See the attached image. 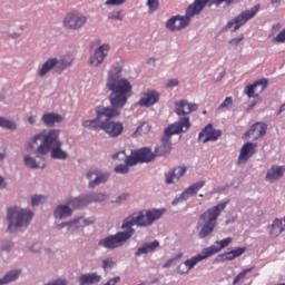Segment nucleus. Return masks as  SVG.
Returning a JSON list of instances; mask_svg holds the SVG:
<instances>
[{"instance_id":"37","label":"nucleus","mask_w":285,"mask_h":285,"mask_svg":"<svg viewBox=\"0 0 285 285\" xmlns=\"http://www.w3.org/2000/svg\"><path fill=\"white\" fill-rule=\"evenodd\" d=\"M23 163L30 169H40V168L43 169V168H46V161L45 160H42V164L39 165L37 163L36 158H33V157H31L29 155H26L23 157Z\"/></svg>"},{"instance_id":"15","label":"nucleus","mask_w":285,"mask_h":285,"mask_svg":"<svg viewBox=\"0 0 285 285\" xmlns=\"http://www.w3.org/2000/svg\"><path fill=\"white\" fill-rule=\"evenodd\" d=\"M111 118H106L102 121V131H105L111 138H118L122 135L125 127L120 121H111Z\"/></svg>"},{"instance_id":"25","label":"nucleus","mask_w":285,"mask_h":285,"mask_svg":"<svg viewBox=\"0 0 285 285\" xmlns=\"http://www.w3.org/2000/svg\"><path fill=\"white\" fill-rule=\"evenodd\" d=\"M102 276L97 272L82 274L78 277L79 285H94L100 283Z\"/></svg>"},{"instance_id":"61","label":"nucleus","mask_w":285,"mask_h":285,"mask_svg":"<svg viewBox=\"0 0 285 285\" xmlns=\"http://www.w3.org/2000/svg\"><path fill=\"white\" fill-rule=\"evenodd\" d=\"M7 187L4 177L0 176V189H3Z\"/></svg>"},{"instance_id":"48","label":"nucleus","mask_w":285,"mask_h":285,"mask_svg":"<svg viewBox=\"0 0 285 285\" xmlns=\"http://www.w3.org/2000/svg\"><path fill=\"white\" fill-rule=\"evenodd\" d=\"M115 173H116V174L126 175V174L129 173V166H128V165H122V164L117 165V166L115 167Z\"/></svg>"},{"instance_id":"55","label":"nucleus","mask_w":285,"mask_h":285,"mask_svg":"<svg viewBox=\"0 0 285 285\" xmlns=\"http://www.w3.org/2000/svg\"><path fill=\"white\" fill-rule=\"evenodd\" d=\"M109 20H117V21H122L124 17L121 14V11H118L116 14H111L108 17Z\"/></svg>"},{"instance_id":"23","label":"nucleus","mask_w":285,"mask_h":285,"mask_svg":"<svg viewBox=\"0 0 285 285\" xmlns=\"http://www.w3.org/2000/svg\"><path fill=\"white\" fill-rule=\"evenodd\" d=\"M247 252V247H237L233 250L219 254L217 256L218 262H232L235 261L236 258L243 256Z\"/></svg>"},{"instance_id":"5","label":"nucleus","mask_w":285,"mask_h":285,"mask_svg":"<svg viewBox=\"0 0 285 285\" xmlns=\"http://www.w3.org/2000/svg\"><path fill=\"white\" fill-rule=\"evenodd\" d=\"M35 214L32 210L23 209L17 206L7 209L8 232L13 233L19 228H27L30 225Z\"/></svg>"},{"instance_id":"29","label":"nucleus","mask_w":285,"mask_h":285,"mask_svg":"<svg viewBox=\"0 0 285 285\" xmlns=\"http://www.w3.org/2000/svg\"><path fill=\"white\" fill-rule=\"evenodd\" d=\"M136 157L139 163H151L157 157L156 153H153L150 148H141L136 151Z\"/></svg>"},{"instance_id":"49","label":"nucleus","mask_w":285,"mask_h":285,"mask_svg":"<svg viewBox=\"0 0 285 285\" xmlns=\"http://www.w3.org/2000/svg\"><path fill=\"white\" fill-rule=\"evenodd\" d=\"M127 2V0H106L105 6L106 7H119L124 6Z\"/></svg>"},{"instance_id":"32","label":"nucleus","mask_w":285,"mask_h":285,"mask_svg":"<svg viewBox=\"0 0 285 285\" xmlns=\"http://www.w3.org/2000/svg\"><path fill=\"white\" fill-rule=\"evenodd\" d=\"M59 63L57 58H51L45 61L41 69L38 71L40 78H45L51 70H53Z\"/></svg>"},{"instance_id":"18","label":"nucleus","mask_w":285,"mask_h":285,"mask_svg":"<svg viewBox=\"0 0 285 285\" xmlns=\"http://www.w3.org/2000/svg\"><path fill=\"white\" fill-rule=\"evenodd\" d=\"M160 98V94L156 90H148L147 92L144 94V96L139 99L138 105L140 107H153L155 106Z\"/></svg>"},{"instance_id":"33","label":"nucleus","mask_w":285,"mask_h":285,"mask_svg":"<svg viewBox=\"0 0 285 285\" xmlns=\"http://www.w3.org/2000/svg\"><path fill=\"white\" fill-rule=\"evenodd\" d=\"M119 156H122L125 158V164L129 166H136L138 163H140L139 158L137 157V151H135L131 156H126L125 151H119L112 155V159H118Z\"/></svg>"},{"instance_id":"16","label":"nucleus","mask_w":285,"mask_h":285,"mask_svg":"<svg viewBox=\"0 0 285 285\" xmlns=\"http://www.w3.org/2000/svg\"><path fill=\"white\" fill-rule=\"evenodd\" d=\"M175 114L178 117L188 116L198 110V105L188 102L187 100H179L175 102Z\"/></svg>"},{"instance_id":"57","label":"nucleus","mask_w":285,"mask_h":285,"mask_svg":"<svg viewBox=\"0 0 285 285\" xmlns=\"http://www.w3.org/2000/svg\"><path fill=\"white\" fill-rule=\"evenodd\" d=\"M179 86V80L178 79H171L167 82L166 87L167 88H175Z\"/></svg>"},{"instance_id":"13","label":"nucleus","mask_w":285,"mask_h":285,"mask_svg":"<svg viewBox=\"0 0 285 285\" xmlns=\"http://www.w3.org/2000/svg\"><path fill=\"white\" fill-rule=\"evenodd\" d=\"M268 87V79L262 78L255 81L252 85H247L244 88V95H246L249 99L258 98L259 94H263Z\"/></svg>"},{"instance_id":"56","label":"nucleus","mask_w":285,"mask_h":285,"mask_svg":"<svg viewBox=\"0 0 285 285\" xmlns=\"http://www.w3.org/2000/svg\"><path fill=\"white\" fill-rule=\"evenodd\" d=\"M46 285H68V282L66 279H56L47 283Z\"/></svg>"},{"instance_id":"50","label":"nucleus","mask_w":285,"mask_h":285,"mask_svg":"<svg viewBox=\"0 0 285 285\" xmlns=\"http://www.w3.org/2000/svg\"><path fill=\"white\" fill-rule=\"evenodd\" d=\"M190 271H189V267L187 266L186 262L181 263L178 265L177 267V273L179 275H186L188 274Z\"/></svg>"},{"instance_id":"1","label":"nucleus","mask_w":285,"mask_h":285,"mask_svg":"<svg viewBox=\"0 0 285 285\" xmlns=\"http://www.w3.org/2000/svg\"><path fill=\"white\" fill-rule=\"evenodd\" d=\"M122 68L118 65L112 66L108 71L106 80V88L110 92L109 102L111 107H97L95 119L82 121V127L89 130H104L105 117L107 119H114L121 115V109L128 104V99L132 94L131 82L121 76Z\"/></svg>"},{"instance_id":"4","label":"nucleus","mask_w":285,"mask_h":285,"mask_svg":"<svg viewBox=\"0 0 285 285\" xmlns=\"http://www.w3.org/2000/svg\"><path fill=\"white\" fill-rule=\"evenodd\" d=\"M228 204L229 202L219 203L199 215V220L204 223L198 233V237L200 239L207 238L215 232L218 224V218L220 217L222 213L225 212Z\"/></svg>"},{"instance_id":"60","label":"nucleus","mask_w":285,"mask_h":285,"mask_svg":"<svg viewBox=\"0 0 285 285\" xmlns=\"http://www.w3.org/2000/svg\"><path fill=\"white\" fill-rule=\"evenodd\" d=\"M38 248H41V244L40 243H36L31 246V250L35 253H38Z\"/></svg>"},{"instance_id":"45","label":"nucleus","mask_w":285,"mask_h":285,"mask_svg":"<svg viewBox=\"0 0 285 285\" xmlns=\"http://www.w3.org/2000/svg\"><path fill=\"white\" fill-rule=\"evenodd\" d=\"M43 203H46V196H43V195H35L31 197L32 207H37Z\"/></svg>"},{"instance_id":"51","label":"nucleus","mask_w":285,"mask_h":285,"mask_svg":"<svg viewBox=\"0 0 285 285\" xmlns=\"http://www.w3.org/2000/svg\"><path fill=\"white\" fill-rule=\"evenodd\" d=\"M234 105L233 97H226L225 100L219 105V109L229 108Z\"/></svg>"},{"instance_id":"54","label":"nucleus","mask_w":285,"mask_h":285,"mask_svg":"<svg viewBox=\"0 0 285 285\" xmlns=\"http://www.w3.org/2000/svg\"><path fill=\"white\" fill-rule=\"evenodd\" d=\"M121 282V277L120 276H116V277H112L110 279H108L105 284L102 285H117L118 283Z\"/></svg>"},{"instance_id":"14","label":"nucleus","mask_w":285,"mask_h":285,"mask_svg":"<svg viewBox=\"0 0 285 285\" xmlns=\"http://www.w3.org/2000/svg\"><path fill=\"white\" fill-rule=\"evenodd\" d=\"M223 136L220 129H215L213 124H208L198 135V140L203 144L216 142Z\"/></svg>"},{"instance_id":"31","label":"nucleus","mask_w":285,"mask_h":285,"mask_svg":"<svg viewBox=\"0 0 285 285\" xmlns=\"http://www.w3.org/2000/svg\"><path fill=\"white\" fill-rule=\"evenodd\" d=\"M91 224H94V222H90L89 219H86L83 217H78L71 222H67V228L68 232H75L81 227H87Z\"/></svg>"},{"instance_id":"39","label":"nucleus","mask_w":285,"mask_h":285,"mask_svg":"<svg viewBox=\"0 0 285 285\" xmlns=\"http://www.w3.org/2000/svg\"><path fill=\"white\" fill-rule=\"evenodd\" d=\"M71 215H72V210L67 205H59L55 209V217L56 218L62 219V218L71 216Z\"/></svg>"},{"instance_id":"2","label":"nucleus","mask_w":285,"mask_h":285,"mask_svg":"<svg viewBox=\"0 0 285 285\" xmlns=\"http://www.w3.org/2000/svg\"><path fill=\"white\" fill-rule=\"evenodd\" d=\"M59 137L60 130H49L46 134L43 141L37 147L36 154L48 155L50 153L52 159L66 160L68 158V154L61 148L62 142Z\"/></svg>"},{"instance_id":"30","label":"nucleus","mask_w":285,"mask_h":285,"mask_svg":"<svg viewBox=\"0 0 285 285\" xmlns=\"http://www.w3.org/2000/svg\"><path fill=\"white\" fill-rule=\"evenodd\" d=\"M171 153V139L167 137L161 138V145L155 148L156 157H163Z\"/></svg>"},{"instance_id":"19","label":"nucleus","mask_w":285,"mask_h":285,"mask_svg":"<svg viewBox=\"0 0 285 285\" xmlns=\"http://www.w3.org/2000/svg\"><path fill=\"white\" fill-rule=\"evenodd\" d=\"M285 176V166L273 165L266 173L265 179L271 184L283 179Z\"/></svg>"},{"instance_id":"12","label":"nucleus","mask_w":285,"mask_h":285,"mask_svg":"<svg viewBox=\"0 0 285 285\" xmlns=\"http://www.w3.org/2000/svg\"><path fill=\"white\" fill-rule=\"evenodd\" d=\"M110 45L109 43H102L99 46L96 50L95 53L89 58L88 63L90 67L98 68L101 66L106 58L108 57V53L110 52Z\"/></svg>"},{"instance_id":"34","label":"nucleus","mask_w":285,"mask_h":285,"mask_svg":"<svg viewBox=\"0 0 285 285\" xmlns=\"http://www.w3.org/2000/svg\"><path fill=\"white\" fill-rule=\"evenodd\" d=\"M62 117L58 114L47 112L42 116V122L48 127H53L56 122H61Z\"/></svg>"},{"instance_id":"58","label":"nucleus","mask_w":285,"mask_h":285,"mask_svg":"<svg viewBox=\"0 0 285 285\" xmlns=\"http://www.w3.org/2000/svg\"><path fill=\"white\" fill-rule=\"evenodd\" d=\"M214 4L216 6H220L223 3H226V4H232L235 2V0H213Z\"/></svg>"},{"instance_id":"3","label":"nucleus","mask_w":285,"mask_h":285,"mask_svg":"<svg viewBox=\"0 0 285 285\" xmlns=\"http://www.w3.org/2000/svg\"><path fill=\"white\" fill-rule=\"evenodd\" d=\"M166 208H153L139 212L137 215L132 214L124 219L121 225L122 229H132V226L138 227H150L155 222L159 220L165 214Z\"/></svg>"},{"instance_id":"17","label":"nucleus","mask_w":285,"mask_h":285,"mask_svg":"<svg viewBox=\"0 0 285 285\" xmlns=\"http://www.w3.org/2000/svg\"><path fill=\"white\" fill-rule=\"evenodd\" d=\"M268 130V125L266 122L258 121L250 126V129L246 131V137H254V139H259L266 136Z\"/></svg>"},{"instance_id":"11","label":"nucleus","mask_w":285,"mask_h":285,"mask_svg":"<svg viewBox=\"0 0 285 285\" xmlns=\"http://www.w3.org/2000/svg\"><path fill=\"white\" fill-rule=\"evenodd\" d=\"M107 199L106 194H89L87 196H79L68 202L69 206L75 209H80L88 206L90 203H101Z\"/></svg>"},{"instance_id":"36","label":"nucleus","mask_w":285,"mask_h":285,"mask_svg":"<svg viewBox=\"0 0 285 285\" xmlns=\"http://www.w3.org/2000/svg\"><path fill=\"white\" fill-rule=\"evenodd\" d=\"M21 271L12 269L8 272L2 278H0V285H7L18 279Z\"/></svg>"},{"instance_id":"21","label":"nucleus","mask_w":285,"mask_h":285,"mask_svg":"<svg viewBox=\"0 0 285 285\" xmlns=\"http://www.w3.org/2000/svg\"><path fill=\"white\" fill-rule=\"evenodd\" d=\"M255 148L256 145H254L253 142L244 144L237 159V165H243L247 163L250 159V157L255 155Z\"/></svg>"},{"instance_id":"63","label":"nucleus","mask_w":285,"mask_h":285,"mask_svg":"<svg viewBox=\"0 0 285 285\" xmlns=\"http://www.w3.org/2000/svg\"><path fill=\"white\" fill-rule=\"evenodd\" d=\"M28 122H29V125H35L36 124V117L35 116H29L28 117Z\"/></svg>"},{"instance_id":"64","label":"nucleus","mask_w":285,"mask_h":285,"mask_svg":"<svg viewBox=\"0 0 285 285\" xmlns=\"http://www.w3.org/2000/svg\"><path fill=\"white\" fill-rule=\"evenodd\" d=\"M282 112H285V102L279 107V110L277 111V115H282Z\"/></svg>"},{"instance_id":"28","label":"nucleus","mask_w":285,"mask_h":285,"mask_svg":"<svg viewBox=\"0 0 285 285\" xmlns=\"http://www.w3.org/2000/svg\"><path fill=\"white\" fill-rule=\"evenodd\" d=\"M206 186V181L205 180H199L193 185H190L188 188H186L183 193H181V198H187L189 199L190 197L195 196L198 194V191L200 189H203Z\"/></svg>"},{"instance_id":"27","label":"nucleus","mask_w":285,"mask_h":285,"mask_svg":"<svg viewBox=\"0 0 285 285\" xmlns=\"http://www.w3.org/2000/svg\"><path fill=\"white\" fill-rule=\"evenodd\" d=\"M159 247H160V243L157 239H155L150 243H145L141 247H139L136 250L135 256L139 257L141 255H147V254L154 253Z\"/></svg>"},{"instance_id":"43","label":"nucleus","mask_w":285,"mask_h":285,"mask_svg":"<svg viewBox=\"0 0 285 285\" xmlns=\"http://www.w3.org/2000/svg\"><path fill=\"white\" fill-rule=\"evenodd\" d=\"M151 131V126L149 122H142L139 127H137L135 134L139 136L148 135Z\"/></svg>"},{"instance_id":"40","label":"nucleus","mask_w":285,"mask_h":285,"mask_svg":"<svg viewBox=\"0 0 285 285\" xmlns=\"http://www.w3.org/2000/svg\"><path fill=\"white\" fill-rule=\"evenodd\" d=\"M73 59L70 56H63L59 61H58V68L60 71H63L65 69L69 68L72 66Z\"/></svg>"},{"instance_id":"53","label":"nucleus","mask_w":285,"mask_h":285,"mask_svg":"<svg viewBox=\"0 0 285 285\" xmlns=\"http://www.w3.org/2000/svg\"><path fill=\"white\" fill-rule=\"evenodd\" d=\"M245 39L244 35H240L238 38H233L229 40V46L237 47L239 46Z\"/></svg>"},{"instance_id":"8","label":"nucleus","mask_w":285,"mask_h":285,"mask_svg":"<svg viewBox=\"0 0 285 285\" xmlns=\"http://www.w3.org/2000/svg\"><path fill=\"white\" fill-rule=\"evenodd\" d=\"M259 11L261 4H256L252 9L240 12L233 20L228 21L226 28L232 29L234 27V32H236L242 27L246 26L250 20H253Z\"/></svg>"},{"instance_id":"44","label":"nucleus","mask_w":285,"mask_h":285,"mask_svg":"<svg viewBox=\"0 0 285 285\" xmlns=\"http://www.w3.org/2000/svg\"><path fill=\"white\" fill-rule=\"evenodd\" d=\"M159 0H147V8L150 13H154L159 10Z\"/></svg>"},{"instance_id":"46","label":"nucleus","mask_w":285,"mask_h":285,"mask_svg":"<svg viewBox=\"0 0 285 285\" xmlns=\"http://www.w3.org/2000/svg\"><path fill=\"white\" fill-rule=\"evenodd\" d=\"M115 267V261L112 257H107L102 259V269L107 272L108 269H112Z\"/></svg>"},{"instance_id":"59","label":"nucleus","mask_w":285,"mask_h":285,"mask_svg":"<svg viewBox=\"0 0 285 285\" xmlns=\"http://www.w3.org/2000/svg\"><path fill=\"white\" fill-rule=\"evenodd\" d=\"M184 200H188L187 198H184L183 197V194H180V196L179 197H177V198H175L174 200H173V203H171V205L173 206H177V205H179L181 202H184Z\"/></svg>"},{"instance_id":"41","label":"nucleus","mask_w":285,"mask_h":285,"mask_svg":"<svg viewBox=\"0 0 285 285\" xmlns=\"http://www.w3.org/2000/svg\"><path fill=\"white\" fill-rule=\"evenodd\" d=\"M255 267H249L239 272L233 279V285L239 284L243 279L246 278L247 274L252 273Z\"/></svg>"},{"instance_id":"38","label":"nucleus","mask_w":285,"mask_h":285,"mask_svg":"<svg viewBox=\"0 0 285 285\" xmlns=\"http://www.w3.org/2000/svg\"><path fill=\"white\" fill-rule=\"evenodd\" d=\"M46 137H47V134H43V132L35 135L31 138V140L27 144L26 149L28 151L36 149V147L38 146V142L41 141V144H42L45 141Z\"/></svg>"},{"instance_id":"42","label":"nucleus","mask_w":285,"mask_h":285,"mask_svg":"<svg viewBox=\"0 0 285 285\" xmlns=\"http://www.w3.org/2000/svg\"><path fill=\"white\" fill-rule=\"evenodd\" d=\"M0 128L8 129V130H16L17 124L10 119L0 117Z\"/></svg>"},{"instance_id":"20","label":"nucleus","mask_w":285,"mask_h":285,"mask_svg":"<svg viewBox=\"0 0 285 285\" xmlns=\"http://www.w3.org/2000/svg\"><path fill=\"white\" fill-rule=\"evenodd\" d=\"M87 178L89 181V188H95L96 186L106 183L109 179L108 174H104L100 170H89L87 173Z\"/></svg>"},{"instance_id":"7","label":"nucleus","mask_w":285,"mask_h":285,"mask_svg":"<svg viewBox=\"0 0 285 285\" xmlns=\"http://www.w3.org/2000/svg\"><path fill=\"white\" fill-rule=\"evenodd\" d=\"M135 228H126L124 232H118L115 235H109L105 238H101L98 242V246L106 249L120 248L135 235Z\"/></svg>"},{"instance_id":"26","label":"nucleus","mask_w":285,"mask_h":285,"mask_svg":"<svg viewBox=\"0 0 285 285\" xmlns=\"http://www.w3.org/2000/svg\"><path fill=\"white\" fill-rule=\"evenodd\" d=\"M209 257L210 256L208 255V252L206 248H204L200 254L186 259L185 265L188 266L189 271H193L199 263L206 261Z\"/></svg>"},{"instance_id":"35","label":"nucleus","mask_w":285,"mask_h":285,"mask_svg":"<svg viewBox=\"0 0 285 285\" xmlns=\"http://www.w3.org/2000/svg\"><path fill=\"white\" fill-rule=\"evenodd\" d=\"M285 232V224L283 223V219L276 218L274 223L272 224V229H271V236L273 238L278 237L281 234Z\"/></svg>"},{"instance_id":"47","label":"nucleus","mask_w":285,"mask_h":285,"mask_svg":"<svg viewBox=\"0 0 285 285\" xmlns=\"http://www.w3.org/2000/svg\"><path fill=\"white\" fill-rule=\"evenodd\" d=\"M209 2L210 0H195L191 4L199 11H203Z\"/></svg>"},{"instance_id":"10","label":"nucleus","mask_w":285,"mask_h":285,"mask_svg":"<svg viewBox=\"0 0 285 285\" xmlns=\"http://www.w3.org/2000/svg\"><path fill=\"white\" fill-rule=\"evenodd\" d=\"M191 128V122L189 117H181L178 121L170 124L164 130V137L171 140L173 136L186 134Z\"/></svg>"},{"instance_id":"24","label":"nucleus","mask_w":285,"mask_h":285,"mask_svg":"<svg viewBox=\"0 0 285 285\" xmlns=\"http://www.w3.org/2000/svg\"><path fill=\"white\" fill-rule=\"evenodd\" d=\"M186 173H187L186 166L175 167L171 171L166 174V184L167 185L175 184V180L176 181L180 180V178H183Z\"/></svg>"},{"instance_id":"9","label":"nucleus","mask_w":285,"mask_h":285,"mask_svg":"<svg viewBox=\"0 0 285 285\" xmlns=\"http://www.w3.org/2000/svg\"><path fill=\"white\" fill-rule=\"evenodd\" d=\"M88 22V17L80 12H69L62 20V27L67 30L77 31L82 29Z\"/></svg>"},{"instance_id":"6","label":"nucleus","mask_w":285,"mask_h":285,"mask_svg":"<svg viewBox=\"0 0 285 285\" xmlns=\"http://www.w3.org/2000/svg\"><path fill=\"white\" fill-rule=\"evenodd\" d=\"M202 13V10L197 9L194 4H189L186 9L185 16H174L166 22V29L170 32H178L186 29L191 19Z\"/></svg>"},{"instance_id":"22","label":"nucleus","mask_w":285,"mask_h":285,"mask_svg":"<svg viewBox=\"0 0 285 285\" xmlns=\"http://www.w3.org/2000/svg\"><path fill=\"white\" fill-rule=\"evenodd\" d=\"M232 243H233V237H226L222 240H216L214 245H210L205 249L207 250V254L209 255V257H212L220 253L226 247H228Z\"/></svg>"},{"instance_id":"62","label":"nucleus","mask_w":285,"mask_h":285,"mask_svg":"<svg viewBox=\"0 0 285 285\" xmlns=\"http://www.w3.org/2000/svg\"><path fill=\"white\" fill-rule=\"evenodd\" d=\"M271 3L274 8H278L282 3V0H271Z\"/></svg>"},{"instance_id":"52","label":"nucleus","mask_w":285,"mask_h":285,"mask_svg":"<svg viewBox=\"0 0 285 285\" xmlns=\"http://www.w3.org/2000/svg\"><path fill=\"white\" fill-rule=\"evenodd\" d=\"M275 43H285V28L273 39Z\"/></svg>"}]
</instances>
